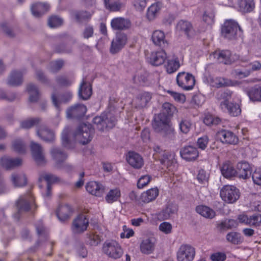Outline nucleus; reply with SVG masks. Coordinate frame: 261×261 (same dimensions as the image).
<instances>
[{"label":"nucleus","instance_id":"nucleus-9","mask_svg":"<svg viewBox=\"0 0 261 261\" xmlns=\"http://www.w3.org/2000/svg\"><path fill=\"white\" fill-rule=\"evenodd\" d=\"M176 80L178 86L185 90L192 89L195 83L194 76L192 74L186 72L178 73Z\"/></svg>","mask_w":261,"mask_h":261},{"label":"nucleus","instance_id":"nucleus-29","mask_svg":"<svg viewBox=\"0 0 261 261\" xmlns=\"http://www.w3.org/2000/svg\"><path fill=\"white\" fill-rule=\"evenodd\" d=\"M128 164L136 169L141 168L144 164V162L141 156L135 152H129L127 158Z\"/></svg>","mask_w":261,"mask_h":261},{"label":"nucleus","instance_id":"nucleus-60","mask_svg":"<svg viewBox=\"0 0 261 261\" xmlns=\"http://www.w3.org/2000/svg\"><path fill=\"white\" fill-rule=\"evenodd\" d=\"M36 78L41 84L49 86L50 81L45 74L41 70H37L36 71Z\"/></svg>","mask_w":261,"mask_h":261},{"label":"nucleus","instance_id":"nucleus-49","mask_svg":"<svg viewBox=\"0 0 261 261\" xmlns=\"http://www.w3.org/2000/svg\"><path fill=\"white\" fill-rule=\"evenodd\" d=\"M227 241L233 244L238 245L243 241V237L238 232L232 231L226 235Z\"/></svg>","mask_w":261,"mask_h":261},{"label":"nucleus","instance_id":"nucleus-37","mask_svg":"<svg viewBox=\"0 0 261 261\" xmlns=\"http://www.w3.org/2000/svg\"><path fill=\"white\" fill-rule=\"evenodd\" d=\"M23 73L21 71L13 70L12 71L8 84L13 86H17L21 85L23 81Z\"/></svg>","mask_w":261,"mask_h":261},{"label":"nucleus","instance_id":"nucleus-31","mask_svg":"<svg viewBox=\"0 0 261 261\" xmlns=\"http://www.w3.org/2000/svg\"><path fill=\"white\" fill-rule=\"evenodd\" d=\"M92 93L91 85L83 81L79 89V96L83 100L88 99Z\"/></svg>","mask_w":261,"mask_h":261},{"label":"nucleus","instance_id":"nucleus-32","mask_svg":"<svg viewBox=\"0 0 261 261\" xmlns=\"http://www.w3.org/2000/svg\"><path fill=\"white\" fill-rule=\"evenodd\" d=\"M86 189L88 192L96 196H100L104 191V187L101 184L93 181L88 182Z\"/></svg>","mask_w":261,"mask_h":261},{"label":"nucleus","instance_id":"nucleus-23","mask_svg":"<svg viewBox=\"0 0 261 261\" xmlns=\"http://www.w3.org/2000/svg\"><path fill=\"white\" fill-rule=\"evenodd\" d=\"M22 164V160L19 158H12L7 156L1 158L0 160L1 165L7 170H11L20 166Z\"/></svg>","mask_w":261,"mask_h":261},{"label":"nucleus","instance_id":"nucleus-55","mask_svg":"<svg viewBox=\"0 0 261 261\" xmlns=\"http://www.w3.org/2000/svg\"><path fill=\"white\" fill-rule=\"evenodd\" d=\"M147 75L148 74L146 71L140 70L134 76V81L137 84L143 85L147 81Z\"/></svg>","mask_w":261,"mask_h":261},{"label":"nucleus","instance_id":"nucleus-47","mask_svg":"<svg viewBox=\"0 0 261 261\" xmlns=\"http://www.w3.org/2000/svg\"><path fill=\"white\" fill-rule=\"evenodd\" d=\"M161 8V4L156 3L151 5L148 9L147 12V17L149 20L154 19L156 15L160 11Z\"/></svg>","mask_w":261,"mask_h":261},{"label":"nucleus","instance_id":"nucleus-15","mask_svg":"<svg viewBox=\"0 0 261 261\" xmlns=\"http://www.w3.org/2000/svg\"><path fill=\"white\" fill-rule=\"evenodd\" d=\"M207 81L212 87L217 88L223 87L236 86L240 84L239 82L232 81L231 80L222 77L214 78L212 76H209L207 78Z\"/></svg>","mask_w":261,"mask_h":261},{"label":"nucleus","instance_id":"nucleus-42","mask_svg":"<svg viewBox=\"0 0 261 261\" xmlns=\"http://www.w3.org/2000/svg\"><path fill=\"white\" fill-rule=\"evenodd\" d=\"M106 8L110 11H119L123 7V4L120 0H104Z\"/></svg>","mask_w":261,"mask_h":261},{"label":"nucleus","instance_id":"nucleus-52","mask_svg":"<svg viewBox=\"0 0 261 261\" xmlns=\"http://www.w3.org/2000/svg\"><path fill=\"white\" fill-rule=\"evenodd\" d=\"M158 159L161 164L167 168H170L174 162L173 156L168 151Z\"/></svg>","mask_w":261,"mask_h":261},{"label":"nucleus","instance_id":"nucleus-10","mask_svg":"<svg viewBox=\"0 0 261 261\" xmlns=\"http://www.w3.org/2000/svg\"><path fill=\"white\" fill-rule=\"evenodd\" d=\"M195 255L194 247L190 245L182 244L177 252V259L178 261H192Z\"/></svg>","mask_w":261,"mask_h":261},{"label":"nucleus","instance_id":"nucleus-41","mask_svg":"<svg viewBox=\"0 0 261 261\" xmlns=\"http://www.w3.org/2000/svg\"><path fill=\"white\" fill-rule=\"evenodd\" d=\"M197 213L204 218L213 219L216 216V212L210 207L204 205H199L196 207Z\"/></svg>","mask_w":261,"mask_h":261},{"label":"nucleus","instance_id":"nucleus-19","mask_svg":"<svg viewBox=\"0 0 261 261\" xmlns=\"http://www.w3.org/2000/svg\"><path fill=\"white\" fill-rule=\"evenodd\" d=\"M218 138L223 144H236L238 141L237 136L231 131L222 129L217 134Z\"/></svg>","mask_w":261,"mask_h":261},{"label":"nucleus","instance_id":"nucleus-2","mask_svg":"<svg viewBox=\"0 0 261 261\" xmlns=\"http://www.w3.org/2000/svg\"><path fill=\"white\" fill-rule=\"evenodd\" d=\"M94 134V128L91 124H80L73 134L75 140L85 145L90 142Z\"/></svg>","mask_w":261,"mask_h":261},{"label":"nucleus","instance_id":"nucleus-58","mask_svg":"<svg viewBox=\"0 0 261 261\" xmlns=\"http://www.w3.org/2000/svg\"><path fill=\"white\" fill-rule=\"evenodd\" d=\"M13 149L19 153H23L25 151L26 146L21 139H16L13 142Z\"/></svg>","mask_w":261,"mask_h":261},{"label":"nucleus","instance_id":"nucleus-27","mask_svg":"<svg viewBox=\"0 0 261 261\" xmlns=\"http://www.w3.org/2000/svg\"><path fill=\"white\" fill-rule=\"evenodd\" d=\"M232 92L228 90L221 91L217 93L216 97L220 101V108L221 109L227 107V105L232 102L230 101L232 99Z\"/></svg>","mask_w":261,"mask_h":261},{"label":"nucleus","instance_id":"nucleus-39","mask_svg":"<svg viewBox=\"0 0 261 261\" xmlns=\"http://www.w3.org/2000/svg\"><path fill=\"white\" fill-rule=\"evenodd\" d=\"M222 174L226 178H231L237 176L236 169H235L230 162H225L221 168Z\"/></svg>","mask_w":261,"mask_h":261},{"label":"nucleus","instance_id":"nucleus-26","mask_svg":"<svg viewBox=\"0 0 261 261\" xmlns=\"http://www.w3.org/2000/svg\"><path fill=\"white\" fill-rule=\"evenodd\" d=\"M238 220L240 223L248 224L250 226L258 227L261 223V215L255 214L249 218L245 215H240Z\"/></svg>","mask_w":261,"mask_h":261},{"label":"nucleus","instance_id":"nucleus-43","mask_svg":"<svg viewBox=\"0 0 261 261\" xmlns=\"http://www.w3.org/2000/svg\"><path fill=\"white\" fill-rule=\"evenodd\" d=\"M227 106L222 108L221 110L224 112H227L230 116L236 117L241 114V110L240 106L236 102H232Z\"/></svg>","mask_w":261,"mask_h":261},{"label":"nucleus","instance_id":"nucleus-50","mask_svg":"<svg viewBox=\"0 0 261 261\" xmlns=\"http://www.w3.org/2000/svg\"><path fill=\"white\" fill-rule=\"evenodd\" d=\"M72 97V94L70 92H66L61 95L60 101H58L55 93L51 94V100L54 106L59 108L60 102H67Z\"/></svg>","mask_w":261,"mask_h":261},{"label":"nucleus","instance_id":"nucleus-17","mask_svg":"<svg viewBox=\"0 0 261 261\" xmlns=\"http://www.w3.org/2000/svg\"><path fill=\"white\" fill-rule=\"evenodd\" d=\"M250 165L246 161L239 162L236 166L237 176L241 179H248L252 173Z\"/></svg>","mask_w":261,"mask_h":261},{"label":"nucleus","instance_id":"nucleus-53","mask_svg":"<svg viewBox=\"0 0 261 261\" xmlns=\"http://www.w3.org/2000/svg\"><path fill=\"white\" fill-rule=\"evenodd\" d=\"M179 67L180 64L177 59L168 60L166 65V70L170 74L175 72Z\"/></svg>","mask_w":261,"mask_h":261},{"label":"nucleus","instance_id":"nucleus-59","mask_svg":"<svg viewBox=\"0 0 261 261\" xmlns=\"http://www.w3.org/2000/svg\"><path fill=\"white\" fill-rule=\"evenodd\" d=\"M63 22V19L57 16H52L48 19V25L50 28H56L62 25Z\"/></svg>","mask_w":261,"mask_h":261},{"label":"nucleus","instance_id":"nucleus-5","mask_svg":"<svg viewBox=\"0 0 261 261\" xmlns=\"http://www.w3.org/2000/svg\"><path fill=\"white\" fill-rule=\"evenodd\" d=\"M102 251L109 257L115 259L120 258L123 254L121 245L114 240L106 241L103 244Z\"/></svg>","mask_w":261,"mask_h":261},{"label":"nucleus","instance_id":"nucleus-63","mask_svg":"<svg viewBox=\"0 0 261 261\" xmlns=\"http://www.w3.org/2000/svg\"><path fill=\"white\" fill-rule=\"evenodd\" d=\"M56 82L60 86H68L71 84V81L64 75H60L56 77Z\"/></svg>","mask_w":261,"mask_h":261},{"label":"nucleus","instance_id":"nucleus-25","mask_svg":"<svg viewBox=\"0 0 261 261\" xmlns=\"http://www.w3.org/2000/svg\"><path fill=\"white\" fill-rule=\"evenodd\" d=\"M131 22L128 19L117 17L113 19L111 25L114 30H126L131 27Z\"/></svg>","mask_w":261,"mask_h":261},{"label":"nucleus","instance_id":"nucleus-40","mask_svg":"<svg viewBox=\"0 0 261 261\" xmlns=\"http://www.w3.org/2000/svg\"><path fill=\"white\" fill-rule=\"evenodd\" d=\"M11 180L15 187H21L27 184L26 176L21 173H14L11 176Z\"/></svg>","mask_w":261,"mask_h":261},{"label":"nucleus","instance_id":"nucleus-20","mask_svg":"<svg viewBox=\"0 0 261 261\" xmlns=\"http://www.w3.org/2000/svg\"><path fill=\"white\" fill-rule=\"evenodd\" d=\"M87 112L86 107L83 104H76L68 108L66 111L67 117L79 119L83 117Z\"/></svg>","mask_w":261,"mask_h":261},{"label":"nucleus","instance_id":"nucleus-57","mask_svg":"<svg viewBox=\"0 0 261 261\" xmlns=\"http://www.w3.org/2000/svg\"><path fill=\"white\" fill-rule=\"evenodd\" d=\"M71 129L69 127H67L65 128L62 133V144L65 147L67 148H70L69 136L71 134Z\"/></svg>","mask_w":261,"mask_h":261},{"label":"nucleus","instance_id":"nucleus-34","mask_svg":"<svg viewBox=\"0 0 261 261\" xmlns=\"http://www.w3.org/2000/svg\"><path fill=\"white\" fill-rule=\"evenodd\" d=\"M150 93L144 92L139 93L136 98L135 102L136 107L138 108H143L146 106L151 98Z\"/></svg>","mask_w":261,"mask_h":261},{"label":"nucleus","instance_id":"nucleus-61","mask_svg":"<svg viewBox=\"0 0 261 261\" xmlns=\"http://www.w3.org/2000/svg\"><path fill=\"white\" fill-rule=\"evenodd\" d=\"M238 222L237 220L233 219H226L222 221L220 226L222 228H232L233 227H237Z\"/></svg>","mask_w":261,"mask_h":261},{"label":"nucleus","instance_id":"nucleus-51","mask_svg":"<svg viewBox=\"0 0 261 261\" xmlns=\"http://www.w3.org/2000/svg\"><path fill=\"white\" fill-rule=\"evenodd\" d=\"M176 110V108L174 106L169 102H165L163 105L162 111L159 114H163L170 119Z\"/></svg>","mask_w":261,"mask_h":261},{"label":"nucleus","instance_id":"nucleus-35","mask_svg":"<svg viewBox=\"0 0 261 261\" xmlns=\"http://www.w3.org/2000/svg\"><path fill=\"white\" fill-rule=\"evenodd\" d=\"M177 29L184 32L188 37L193 36L194 31L191 23L188 21L181 20L177 25Z\"/></svg>","mask_w":261,"mask_h":261},{"label":"nucleus","instance_id":"nucleus-7","mask_svg":"<svg viewBox=\"0 0 261 261\" xmlns=\"http://www.w3.org/2000/svg\"><path fill=\"white\" fill-rule=\"evenodd\" d=\"M34 126H36L37 135L43 140L46 142H52L55 139V134L44 124L39 118H34Z\"/></svg>","mask_w":261,"mask_h":261},{"label":"nucleus","instance_id":"nucleus-18","mask_svg":"<svg viewBox=\"0 0 261 261\" xmlns=\"http://www.w3.org/2000/svg\"><path fill=\"white\" fill-rule=\"evenodd\" d=\"M51 158L55 162V166L57 168H61L62 163L67 158V153L61 148L54 146L50 150Z\"/></svg>","mask_w":261,"mask_h":261},{"label":"nucleus","instance_id":"nucleus-45","mask_svg":"<svg viewBox=\"0 0 261 261\" xmlns=\"http://www.w3.org/2000/svg\"><path fill=\"white\" fill-rule=\"evenodd\" d=\"M239 9L243 13L251 12L254 8L253 0H239Z\"/></svg>","mask_w":261,"mask_h":261},{"label":"nucleus","instance_id":"nucleus-6","mask_svg":"<svg viewBox=\"0 0 261 261\" xmlns=\"http://www.w3.org/2000/svg\"><path fill=\"white\" fill-rule=\"evenodd\" d=\"M92 122L96 129L103 131L105 129L113 128L115 125L116 119L110 114H102L95 117Z\"/></svg>","mask_w":261,"mask_h":261},{"label":"nucleus","instance_id":"nucleus-62","mask_svg":"<svg viewBox=\"0 0 261 261\" xmlns=\"http://www.w3.org/2000/svg\"><path fill=\"white\" fill-rule=\"evenodd\" d=\"M192 123L188 120H182L179 123V128L181 132L187 134L190 130Z\"/></svg>","mask_w":261,"mask_h":261},{"label":"nucleus","instance_id":"nucleus-64","mask_svg":"<svg viewBox=\"0 0 261 261\" xmlns=\"http://www.w3.org/2000/svg\"><path fill=\"white\" fill-rule=\"evenodd\" d=\"M252 179L254 184L261 185V169H256L252 173Z\"/></svg>","mask_w":261,"mask_h":261},{"label":"nucleus","instance_id":"nucleus-33","mask_svg":"<svg viewBox=\"0 0 261 261\" xmlns=\"http://www.w3.org/2000/svg\"><path fill=\"white\" fill-rule=\"evenodd\" d=\"M152 40L153 43L162 48L168 46L167 41L165 39L164 33L161 31L156 30L152 35Z\"/></svg>","mask_w":261,"mask_h":261},{"label":"nucleus","instance_id":"nucleus-54","mask_svg":"<svg viewBox=\"0 0 261 261\" xmlns=\"http://www.w3.org/2000/svg\"><path fill=\"white\" fill-rule=\"evenodd\" d=\"M64 65V62L63 60L53 61L49 63L48 69L51 72L56 73L61 70Z\"/></svg>","mask_w":261,"mask_h":261},{"label":"nucleus","instance_id":"nucleus-46","mask_svg":"<svg viewBox=\"0 0 261 261\" xmlns=\"http://www.w3.org/2000/svg\"><path fill=\"white\" fill-rule=\"evenodd\" d=\"M42 179L47 182V185H50L53 184L58 183L61 181V179L57 176L51 173H42L39 178V181H41Z\"/></svg>","mask_w":261,"mask_h":261},{"label":"nucleus","instance_id":"nucleus-8","mask_svg":"<svg viewBox=\"0 0 261 261\" xmlns=\"http://www.w3.org/2000/svg\"><path fill=\"white\" fill-rule=\"evenodd\" d=\"M220 196L226 202L233 203L240 198V193L236 187L226 185L221 190Z\"/></svg>","mask_w":261,"mask_h":261},{"label":"nucleus","instance_id":"nucleus-11","mask_svg":"<svg viewBox=\"0 0 261 261\" xmlns=\"http://www.w3.org/2000/svg\"><path fill=\"white\" fill-rule=\"evenodd\" d=\"M127 41V37L124 33L116 34V37L113 39L110 49V53L115 54L120 51L125 45Z\"/></svg>","mask_w":261,"mask_h":261},{"label":"nucleus","instance_id":"nucleus-56","mask_svg":"<svg viewBox=\"0 0 261 261\" xmlns=\"http://www.w3.org/2000/svg\"><path fill=\"white\" fill-rule=\"evenodd\" d=\"M120 191L118 189H113L109 191L106 197V200L109 203L116 201L120 196Z\"/></svg>","mask_w":261,"mask_h":261},{"label":"nucleus","instance_id":"nucleus-4","mask_svg":"<svg viewBox=\"0 0 261 261\" xmlns=\"http://www.w3.org/2000/svg\"><path fill=\"white\" fill-rule=\"evenodd\" d=\"M238 31L242 30L237 22L230 19L225 21L221 27V36L229 40L237 39Z\"/></svg>","mask_w":261,"mask_h":261},{"label":"nucleus","instance_id":"nucleus-36","mask_svg":"<svg viewBox=\"0 0 261 261\" xmlns=\"http://www.w3.org/2000/svg\"><path fill=\"white\" fill-rule=\"evenodd\" d=\"M89 224V218L84 214L77 215L72 222V225L75 228H87Z\"/></svg>","mask_w":261,"mask_h":261},{"label":"nucleus","instance_id":"nucleus-30","mask_svg":"<svg viewBox=\"0 0 261 261\" xmlns=\"http://www.w3.org/2000/svg\"><path fill=\"white\" fill-rule=\"evenodd\" d=\"M245 92L252 101H261V84L256 85L251 88H246Z\"/></svg>","mask_w":261,"mask_h":261},{"label":"nucleus","instance_id":"nucleus-16","mask_svg":"<svg viewBox=\"0 0 261 261\" xmlns=\"http://www.w3.org/2000/svg\"><path fill=\"white\" fill-rule=\"evenodd\" d=\"M180 154L184 160L191 162L195 161L197 159L199 156V152L196 147L188 145L180 149Z\"/></svg>","mask_w":261,"mask_h":261},{"label":"nucleus","instance_id":"nucleus-28","mask_svg":"<svg viewBox=\"0 0 261 261\" xmlns=\"http://www.w3.org/2000/svg\"><path fill=\"white\" fill-rule=\"evenodd\" d=\"M92 15V13L84 10L75 11L71 14L75 21L80 24L87 23L91 19Z\"/></svg>","mask_w":261,"mask_h":261},{"label":"nucleus","instance_id":"nucleus-12","mask_svg":"<svg viewBox=\"0 0 261 261\" xmlns=\"http://www.w3.org/2000/svg\"><path fill=\"white\" fill-rule=\"evenodd\" d=\"M156 243V239L153 237L144 238L140 243V251L145 255L152 254L155 250Z\"/></svg>","mask_w":261,"mask_h":261},{"label":"nucleus","instance_id":"nucleus-3","mask_svg":"<svg viewBox=\"0 0 261 261\" xmlns=\"http://www.w3.org/2000/svg\"><path fill=\"white\" fill-rule=\"evenodd\" d=\"M32 201L33 195L31 191L19 197L16 202L17 212L13 215L15 220L19 221L23 212H28L31 210Z\"/></svg>","mask_w":261,"mask_h":261},{"label":"nucleus","instance_id":"nucleus-22","mask_svg":"<svg viewBox=\"0 0 261 261\" xmlns=\"http://www.w3.org/2000/svg\"><path fill=\"white\" fill-rule=\"evenodd\" d=\"M177 211V204L174 203H168L166 207L158 214L157 218L160 221L168 219Z\"/></svg>","mask_w":261,"mask_h":261},{"label":"nucleus","instance_id":"nucleus-48","mask_svg":"<svg viewBox=\"0 0 261 261\" xmlns=\"http://www.w3.org/2000/svg\"><path fill=\"white\" fill-rule=\"evenodd\" d=\"M101 241V237L93 229L87 234V242L91 246H96Z\"/></svg>","mask_w":261,"mask_h":261},{"label":"nucleus","instance_id":"nucleus-38","mask_svg":"<svg viewBox=\"0 0 261 261\" xmlns=\"http://www.w3.org/2000/svg\"><path fill=\"white\" fill-rule=\"evenodd\" d=\"M159 194V190L156 188H151L143 192L140 196L141 200L144 203H148L154 200Z\"/></svg>","mask_w":261,"mask_h":261},{"label":"nucleus","instance_id":"nucleus-14","mask_svg":"<svg viewBox=\"0 0 261 261\" xmlns=\"http://www.w3.org/2000/svg\"><path fill=\"white\" fill-rule=\"evenodd\" d=\"M73 212V208L69 204L60 205L56 211V215L60 222L64 223L69 220Z\"/></svg>","mask_w":261,"mask_h":261},{"label":"nucleus","instance_id":"nucleus-1","mask_svg":"<svg viewBox=\"0 0 261 261\" xmlns=\"http://www.w3.org/2000/svg\"><path fill=\"white\" fill-rule=\"evenodd\" d=\"M152 126L154 131L159 134L166 140H174L175 132L172 126L170 119L163 114H158L154 116Z\"/></svg>","mask_w":261,"mask_h":261},{"label":"nucleus","instance_id":"nucleus-21","mask_svg":"<svg viewBox=\"0 0 261 261\" xmlns=\"http://www.w3.org/2000/svg\"><path fill=\"white\" fill-rule=\"evenodd\" d=\"M214 57L219 63L230 65L233 61L231 58V53L229 50H217L213 53Z\"/></svg>","mask_w":261,"mask_h":261},{"label":"nucleus","instance_id":"nucleus-13","mask_svg":"<svg viewBox=\"0 0 261 261\" xmlns=\"http://www.w3.org/2000/svg\"><path fill=\"white\" fill-rule=\"evenodd\" d=\"M34 161L39 167H44L47 163L44 150L39 144L34 142Z\"/></svg>","mask_w":261,"mask_h":261},{"label":"nucleus","instance_id":"nucleus-44","mask_svg":"<svg viewBox=\"0 0 261 261\" xmlns=\"http://www.w3.org/2000/svg\"><path fill=\"white\" fill-rule=\"evenodd\" d=\"M49 6L45 3H36L34 4V16L40 17L47 12Z\"/></svg>","mask_w":261,"mask_h":261},{"label":"nucleus","instance_id":"nucleus-24","mask_svg":"<svg viewBox=\"0 0 261 261\" xmlns=\"http://www.w3.org/2000/svg\"><path fill=\"white\" fill-rule=\"evenodd\" d=\"M167 59V55L164 50L162 49L155 52H152L148 58V61L153 66L162 65Z\"/></svg>","mask_w":261,"mask_h":261}]
</instances>
